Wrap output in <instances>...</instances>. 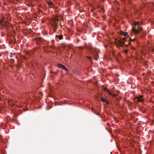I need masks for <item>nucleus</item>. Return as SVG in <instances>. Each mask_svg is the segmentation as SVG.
Listing matches in <instances>:
<instances>
[{"label": "nucleus", "mask_w": 154, "mask_h": 154, "mask_svg": "<svg viewBox=\"0 0 154 154\" xmlns=\"http://www.w3.org/2000/svg\"><path fill=\"white\" fill-rule=\"evenodd\" d=\"M87 57L89 60L91 61H92V58H91V57L87 56Z\"/></svg>", "instance_id": "9"}, {"label": "nucleus", "mask_w": 154, "mask_h": 154, "mask_svg": "<svg viewBox=\"0 0 154 154\" xmlns=\"http://www.w3.org/2000/svg\"><path fill=\"white\" fill-rule=\"evenodd\" d=\"M135 40L134 38H130L129 41L128 42L126 41V38L124 37L122 39L119 38L117 39H116L115 42L116 43L117 45L119 47L123 46L124 45L126 46H128L130 44V42L131 41H133Z\"/></svg>", "instance_id": "2"}, {"label": "nucleus", "mask_w": 154, "mask_h": 154, "mask_svg": "<svg viewBox=\"0 0 154 154\" xmlns=\"http://www.w3.org/2000/svg\"><path fill=\"white\" fill-rule=\"evenodd\" d=\"M57 66L59 68H61L66 71H68V69L65 67V66L62 64H59L57 65Z\"/></svg>", "instance_id": "4"}, {"label": "nucleus", "mask_w": 154, "mask_h": 154, "mask_svg": "<svg viewBox=\"0 0 154 154\" xmlns=\"http://www.w3.org/2000/svg\"><path fill=\"white\" fill-rule=\"evenodd\" d=\"M143 95H139L138 96L136 97L134 99H136L137 100L138 102H142L143 101L144 99H143Z\"/></svg>", "instance_id": "3"}, {"label": "nucleus", "mask_w": 154, "mask_h": 154, "mask_svg": "<svg viewBox=\"0 0 154 154\" xmlns=\"http://www.w3.org/2000/svg\"><path fill=\"white\" fill-rule=\"evenodd\" d=\"M108 94L109 95H112V96L113 97H115L116 96V94L115 93H112L110 92H109V93Z\"/></svg>", "instance_id": "6"}, {"label": "nucleus", "mask_w": 154, "mask_h": 154, "mask_svg": "<svg viewBox=\"0 0 154 154\" xmlns=\"http://www.w3.org/2000/svg\"><path fill=\"white\" fill-rule=\"evenodd\" d=\"M57 28V26L56 25L55 27L54 28V31L55 32Z\"/></svg>", "instance_id": "11"}, {"label": "nucleus", "mask_w": 154, "mask_h": 154, "mask_svg": "<svg viewBox=\"0 0 154 154\" xmlns=\"http://www.w3.org/2000/svg\"><path fill=\"white\" fill-rule=\"evenodd\" d=\"M101 100L102 101L105 102L106 103H107V101L104 99L103 98H101Z\"/></svg>", "instance_id": "8"}, {"label": "nucleus", "mask_w": 154, "mask_h": 154, "mask_svg": "<svg viewBox=\"0 0 154 154\" xmlns=\"http://www.w3.org/2000/svg\"><path fill=\"white\" fill-rule=\"evenodd\" d=\"M48 4L49 5H52L53 4V2L51 1H49L47 2Z\"/></svg>", "instance_id": "7"}, {"label": "nucleus", "mask_w": 154, "mask_h": 154, "mask_svg": "<svg viewBox=\"0 0 154 154\" xmlns=\"http://www.w3.org/2000/svg\"><path fill=\"white\" fill-rule=\"evenodd\" d=\"M56 37H58L60 40H61L63 38V36L62 35H56Z\"/></svg>", "instance_id": "5"}, {"label": "nucleus", "mask_w": 154, "mask_h": 154, "mask_svg": "<svg viewBox=\"0 0 154 154\" xmlns=\"http://www.w3.org/2000/svg\"><path fill=\"white\" fill-rule=\"evenodd\" d=\"M106 91L108 93H109V92H110V91H109V90H108V89H106Z\"/></svg>", "instance_id": "12"}, {"label": "nucleus", "mask_w": 154, "mask_h": 154, "mask_svg": "<svg viewBox=\"0 0 154 154\" xmlns=\"http://www.w3.org/2000/svg\"><path fill=\"white\" fill-rule=\"evenodd\" d=\"M143 30V28L139 25V23L138 22H135L132 25V27L131 29L132 32L131 33L130 35L132 36L133 34L132 32L135 35L139 33L140 32Z\"/></svg>", "instance_id": "1"}, {"label": "nucleus", "mask_w": 154, "mask_h": 154, "mask_svg": "<svg viewBox=\"0 0 154 154\" xmlns=\"http://www.w3.org/2000/svg\"><path fill=\"white\" fill-rule=\"evenodd\" d=\"M128 34L127 32H124L123 34V35L125 37Z\"/></svg>", "instance_id": "10"}]
</instances>
